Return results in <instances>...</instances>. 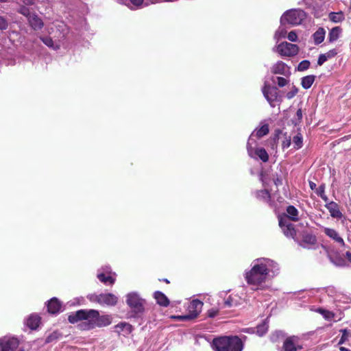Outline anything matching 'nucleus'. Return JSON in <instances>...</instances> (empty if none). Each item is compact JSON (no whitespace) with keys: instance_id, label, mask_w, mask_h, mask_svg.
<instances>
[{"instance_id":"393cba45","label":"nucleus","mask_w":351,"mask_h":351,"mask_svg":"<svg viewBox=\"0 0 351 351\" xmlns=\"http://www.w3.org/2000/svg\"><path fill=\"white\" fill-rule=\"evenodd\" d=\"M154 298L160 306H167L169 304V300L167 297L160 291H156L154 293Z\"/></svg>"},{"instance_id":"e433bc0d","label":"nucleus","mask_w":351,"mask_h":351,"mask_svg":"<svg viewBox=\"0 0 351 351\" xmlns=\"http://www.w3.org/2000/svg\"><path fill=\"white\" fill-rule=\"evenodd\" d=\"M268 330V325L264 322L262 324H260L256 328V333L259 336L264 335Z\"/></svg>"},{"instance_id":"13d9d810","label":"nucleus","mask_w":351,"mask_h":351,"mask_svg":"<svg viewBox=\"0 0 351 351\" xmlns=\"http://www.w3.org/2000/svg\"><path fill=\"white\" fill-rule=\"evenodd\" d=\"M346 256L351 262V252H346Z\"/></svg>"},{"instance_id":"0eeeda50","label":"nucleus","mask_w":351,"mask_h":351,"mask_svg":"<svg viewBox=\"0 0 351 351\" xmlns=\"http://www.w3.org/2000/svg\"><path fill=\"white\" fill-rule=\"evenodd\" d=\"M203 302L199 300H193L188 306V314L182 316H177L176 318L180 320L192 319L197 317L203 306Z\"/></svg>"},{"instance_id":"2eb2a0df","label":"nucleus","mask_w":351,"mask_h":351,"mask_svg":"<svg viewBox=\"0 0 351 351\" xmlns=\"http://www.w3.org/2000/svg\"><path fill=\"white\" fill-rule=\"evenodd\" d=\"M322 229L323 232L335 243H337L340 246H344V241L337 230L327 227H322Z\"/></svg>"},{"instance_id":"20e7f679","label":"nucleus","mask_w":351,"mask_h":351,"mask_svg":"<svg viewBox=\"0 0 351 351\" xmlns=\"http://www.w3.org/2000/svg\"><path fill=\"white\" fill-rule=\"evenodd\" d=\"M304 11L301 9H291L286 11L280 18L282 25H298L306 19Z\"/></svg>"},{"instance_id":"8fccbe9b","label":"nucleus","mask_w":351,"mask_h":351,"mask_svg":"<svg viewBox=\"0 0 351 351\" xmlns=\"http://www.w3.org/2000/svg\"><path fill=\"white\" fill-rule=\"evenodd\" d=\"M218 309L211 308L208 311V315L210 317H215L216 315H218Z\"/></svg>"},{"instance_id":"a211bd4d","label":"nucleus","mask_w":351,"mask_h":351,"mask_svg":"<svg viewBox=\"0 0 351 351\" xmlns=\"http://www.w3.org/2000/svg\"><path fill=\"white\" fill-rule=\"evenodd\" d=\"M64 37H65V34L63 33L61 38H59L58 40H53L52 39V38H51L49 36H41L40 40L47 47H49L54 50H57V49H60V47L61 42H62L61 39H64Z\"/></svg>"},{"instance_id":"c03bdc74","label":"nucleus","mask_w":351,"mask_h":351,"mask_svg":"<svg viewBox=\"0 0 351 351\" xmlns=\"http://www.w3.org/2000/svg\"><path fill=\"white\" fill-rule=\"evenodd\" d=\"M116 328L118 329V328H120L121 330H125L126 331L128 332H130L131 331V328H132V326L130 324H127V323H124V322H121L119 324H117L116 326Z\"/></svg>"},{"instance_id":"2f4dec72","label":"nucleus","mask_w":351,"mask_h":351,"mask_svg":"<svg viewBox=\"0 0 351 351\" xmlns=\"http://www.w3.org/2000/svg\"><path fill=\"white\" fill-rule=\"evenodd\" d=\"M256 197L261 200L268 202L270 200V193L267 189L257 191Z\"/></svg>"},{"instance_id":"052dcab7","label":"nucleus","mask_w":351,"mask_h":351,"mask_svg":"<svg viewBox=\"0 0 351 351\" xmlns=\"http://www.w3.org/2000/svg\"><path fill=\"white\" fill-rule=\"evenodd\" d=\"M261 180H262L263 182V184L265 187H266V184H265V182L263 180V174L261 175Z\"/></svg>"},{"instance_id":"39448f33","label":"nucleus","mask_w":351,"mask_h":351,"mask_svg":"<svg viewBox=\"0 0 351 351\" xmlns=\"http://www.w3.org/2000/svg\"><path fill=\"white\" fill-rule=\"evenodd\" d=\"M126 303L136 315L143 313L145 310V300L135 292L127 295Z\"/></svg>"},{"instance_id":"7ed1b4c3","label":"nucleus","mask_w":351,"mask_h":351,"mask_svg":"<svg viewBox=\"0 0 351 351\" xmlns=\"http://www.w3.org/2000/svg\"><path fill=\"white\" fill-rule=\"evenodd\" d=\"M212 346L215 351H241L243 348L242 341L237 336L215 338Z\"/></svg>"},{"instance_id":"6e6552de","label":"nucleus","mask_w":351,"mask_h":351,"mask_svg":"<svg viewBox=\"0 0 351 351\" xmlns=\"http://www.w3.org/2000/svg\"><path fill=\"white\" fill-rule=\"evenodd\" d=\"M88 298L91 302H97L101 305L114 306L117 302V297L112 293L91 294Z\"/></svg>"},{"instance_id":"e2e57ef3","label":"nucleus","mask_w":351,"mask_h":351,"mask_svg":"<svg viewBox=\"0 0 351 351\" xmlns=\"http://www.w3.org/2000/svg\"><path fill=\"white\" fill-rule=\"evenodd\" d=\"M289 145H290V142H288L287 143H285L284 145V147H288L289 146Z\"/></svg>"},{"instance_id":"b1692460","label":"nucleus","mask_w":351,"mask_h":351,"mask_svg":"<svg viewBox=\"0 0 351 351\" xmlns=\"http://www.w3.org/2000/svg\"><path fill=\"white\" fill-rule=\"evenodd\" d=\"M326 31L323 27H319L317 30L313 34V38L315 45L321 44L325 38Z\"/></svg>"},{"instance_id":"4be33fe9","label":"nucleus","mask_w":351,"mask_h":351,"mask_svg":"<svg viewBox=\"0 0 351 351\" xmlns=\"http://www.w3.org/2000/svg\"><path fill=\"white\" fill-rule=\"evenodd\" d=\"M241 298L238 295L232 294L224 302V306L232 308L239 306L241 304Z\"/></svg>"},{"instance_id":"9b49d317","label":"nucleus","mask_w":351,"mask_h":351,"mask_svg":"<svg viewBox=\"0 0 351 351\" xmlns=\"http://www.w3.org/2000/svg\"><path fill=\"white\" fill-rule=\"evenodd\" d=\"M302 349L299 337L291 336L285 339L282 345V351H298Z\"/></svg>"},{"instance_id":"5fc2aeb1","label":"nucleus","mask_w":351,"mask_h":351,"mask_svg":"<svg viewBox=\"0 0 351 351\" xmlns=\"http://www.w3.org/2000/svg\"><path fill=\"white\" fill-rule=\"evenodd\" d=\"M298 93V89H294L293 91L287 94V97L289 99L292 98L296 93Z\"/></svg>"},{"instance_id":"4d7b16f0","label":"nucleus","mask_w":351,"mask_h":351,"mask_svg":"<svg viewBox=\"0 0 351 351\" xmlns=\"http://www.w3.org/2000/svg\"><path fill=\"white\" fill-rule=\"evenodd\" d=\"M320 197H321V198H322V199L325 202H326V204H327V203H328V199L327 196H326L325 194H321Z\"/></svg>"},{"instance_id":"3c124183","label":"nucleus","mask_w":351,"mask_h":351,"mask_svg":"<svg viewBox=\"0 0 351 351\" xmlns=\"http://www.w3.org/2000/svg\"><path fill=\"white\" fill-rule=\"evenodd\" d=\"M328 58V59L331 58L335 56L337 54L336 49H332L325 53Z\"/></svg>"},{"instance_id":"4c0bfd02","label":"nucleus","mask_w":351,"mask_h":351,"mask_svg":"<svg viewBox=\"0 0 351 351\" xmlns=\"http://www.w3.org/2000/svg\"><path fill=\"white\" fill-rule=\"evenodd\" d=\"M317 312H319L320 314H322L324 317L327 320H331L335 315L332 312L323 309V308H319L317 310Z\"/></svg>"},{"instance_id":"a18cd8bd","label":"nucleus","mask_w":351,"mask_h":351,"mask_svg":"<svg viewBox=\"0 0 351 351\" xmlns=\"http://www.w3.org/2000/svg\"><path fill=\"white\" fill-rule=\"evenodd\" d=\"M8 23L7 20L3 17L0 16V29L4 30L8 28Z\"/></svg>"},{"instance_id":"c756f323","label":"nucleus","mask_w":351,"mask_h":351,"mask_svg":"<svg viewBox=\"0 0 351 351\" xmlns=\"http://www.w3.org/2000/svg\"><path fill=\"white\" fill-rule=\"evenodd\" d=\"M287 213L289 219L293 221H298V210L293 206H289L287 208Z\"/></svg>"},{"instance_id":"338daca9","label":"nucleus","mask_w":351,"mask_h":351,"mask_svg":"<svg viewBox=\"0 0 351 351\" xmlns=\"http://www.w3.org/2000/svg\"><path fill=\"white\" fill-rule=\"evenodd\" d=\"M278 182H279L278 180H277V182H276V184H278Z\"/></svg>"},{"instance_id":"c9c22d12","label":"nucleus","mask_w":351,"mask_h":351,"mask_svg":"<svg viewBox=\"0 0 351 351\" xmlns=\"http://www.w3.org/2000/svg\"><path fill=\"white\" fill-rule=\"evenodd\" d=\"M302 136L301 134H298L293 138V144L294 145V148L298 149L302 146Z\"/></svg>"},{"instance_id":"680f3d73","label":"nucleus","mask_w":351,"mask_h":351,"mask_svg":"<svg viewBox=\"0 0 351 351\" xmlns=\"http://www.w3.org/2000/svg\"><path fill=\"white\" fill-rule=\"evenodd\" d=\"M339 350H340L341 351H350L348 348H345V347H341V348H339Z\"/></svg>"},{"instance_id":"a878e982","label":"nucleus","mask_w":351,"mask_h":351,"mask_svg":"<svg viewBox=\"0 0 351 351\" xmlns=\"http://www.w3.org/2000/svg\"><path fill=\"white\" fill-rule=\"evenodd\" d=\"M40 318L38 315H31L27 319L26 324L31 329H36L40 324Z\"/></svg>"},{"instance_id":"9d476101","label":"nucleus","mask_w":351,"mask_h":351,"mask_svg":"<svg viewBox=\"0 0 351 351\" xmlns=\"http://www.w3.org/2000/svg\"><path fill=\"white\" fill-rule=\"evenodd\" d=\"M288 82L289 81L285 77L271 75L266 78L263 88H277V86L282 88L288 85Z\"/></svg>"},{"instance_id":"cd10ccee","label":"nucleus","mask_w":351,"mask_h":351,"mask_svg":"<svg viewBox=\"0 0 351 351\" xmlns=\"http://www.w3.org/2000/svg\"><path fill=\"white\" fill-rule=\"evenodd\" d=\"M300 5H305L306 9H309L312 11H315L318 7L317 0H301L298 3Z\"/></svg>"},{"instance_id":"c85d7f7f","label":"nucleus","mask_w":351,"mask_h":351,"mask_svg":"<svg viewBox=\"0 0 351 351\" xmlns=\"http://www.w3.org/2000/svg\"><path fill=\"white\" fill-rule=\"evenodd\" d=\"M329 19L335 23H341L345 19L344 14L342 12H330L328 15Z\"/></svg>"},{"instance_id":"79ce46f5","label":"nucleus","mask_w":351,"mask_h":351,"mask_svg":"<svg viewBox=\"0 0 351 351\" xmlns=\"http://www.w3.org/2000/svg\"><path fill=\"white\" fill-rule=\"evenodd\" d=\"M302 119V112L301 109H298L296 112L295 116L293 119V123L295 125H298Z\"/></svg>"},{"instance_id":"aec40b11","label":"nucleus","mask_w":351,"mask_h":351,"mask_svg":"<svg viewBox=\"0 0 351 351\" xmlns=\"http://www.w3.org/2000/svg\"><path fill=\"white\" fill-rule=\"evenodd\" d=\"M95 322V328L105 327L111 324L112 317L108 315H99V311H97Z\"/></svg>"},{"instance_id":"6ab92c4d","label":"nucleus","mask_w":351,"mask_h":351,"mask_svg":"<svg viewBox=\"0 0 351 351\" xmlns=\"http://www.w3.org/2000/svg\"><path fill=\"white\" fill-rule=\"evenodd\" d=\"M325 207L328 209L332 218L341 219L343 217V214L340 211L339 206L336 202L332 201L329 202L326 204Z\"/></svg>"},{"instance_id":"f704fd0d","label":"nucleus","mask_w":351,"mask_h":351,"mask_svg":"<svg viewBox=\"0 0 351 351\" xmlns=\"http://www.w3.org/2000/svg\"><path fill=\"white\" fill-rule=\"evenodd\" d=\"M255 155L257 156L263 162H267L269 159V156L266 150L263 148H257L255 149Z\"/></svg>"},{"instance_id":"09e8293b","label":"nucleus","mask_w":351,"mask_h":351,"mask_svg":"<svg viewBox=\"0 0 351 351\" xmlns=\"http://www.w3.org/2000/svg\"><path fill=\"white\" fill-rule=\"evenodd\" d=\"M328 58L325 53L320 54L319 56L318 60H317V64L321 66L326 61H327Z\"/></svg>"},{"instance_id":"473e14b6","label":"nucleus","mask_w":351,"mask_h":351,"mask_svg":"<svg viewBox=\"0 0 351 351\" xmlns=\"http://www.w3.org/2000/svg\"><path fill=\"white\" fill-rule=\"evenodd\" d=\"M285 25L280 23V26L276 30L274 34V39L278 41L280 39L285 38L287 33L286 28L284 27Z\"/></svg>"},{"instance_id":"423d86ee","label":"nucleus","mask_w":351,"mask_h":351,"mask_svg":"<svg viewBox=\"0 0 351 351\" xmlns=\"http://www.w3.org/2000/svg\"><path fill=\"white\" fill-rule=\"evenodd\" d=\"M269 133V125L265 123V121H262L261 123V125L259 128H256L250 135L247 144V152L250 156L254 157L253 156V148L252 144L255 143L254 140V136H256L257 138H261Z\"/></svg>"},{"instance_id":"bf43d9fd","label":"nucleus","mask_w":351,"mask_h":351,"mask_svg":"<svg viewBox=\"0 0 351 351\" xmlns=\"http://www.w3.org/2000/svg\"><path fill=\"white\" fill-rule=\"evenodd\" d=\"M309 185L311 189H314L316 186V184L313 182H310Z\"/></svg>"},{"instance_id":"7c9ffc66","label":"nucleus","mask_w":351,"mask_h":351,"mask_svg":"<svg viewBox=\"0 0 351 351\" xmlns=\"http://www.w3.org/2000/svg\"><path fill=\"white\" fill-rule=\"evenodd\" d=\"M316 238L315 236L311 234H305L303 235L302 244L304 247H306L308 245H313L315 243Z\"/></svg>"},{"instance_id":"69168bd1","label":"nucleus","mask_w":351,"mask_h":351,"mask_svg":"<svg viewBox=\"0 0 351 351\" xmlns=\"http://www.w3.org/2000/svg\"><path fill=\"white\" fill-rule=\"evenodd\" d=\"M278 182H279L278 180H277V182H276V184H278Z\"/></svg>"},{"instance_id":"37998d69","label":"nucleus","mask_w":351,"mask_h":351,"mask_svg":"<svg viewBox=\"0 0 351 351\" xmlns=\"http://www.w3.org/2000/svg\"><path fill=\"white\" fill-rule=\"evenodd\" d=\"M340 331L342 332V336L339 341V344H342L348 339L350 332L347 329H342Z\"/></svg>"},{"instance_id":"f3484780","label":"nucleus","mask_w":351,"mask_h":351,"mask_svg":"<svg viewBox=\"0 0 351 351\" xmlns=\"http://www.w3.org/2000/svg\"><path fill=\"white\" fill-rule=\"evenodd\" d=\"M98 279L104 284L113 285L115 282V277L112 276L110 267H106L104 269V272L97 274Z\"/></svg>"},{"instance_id":"49530a36","label":"nucleus","mask_w":351,"mask_h":351,"mask_svg":"<svg viewBox=\"0 0 351 351\" xmlns=\"http://www.w3.org/2000/svg\"><path fill=\"white\" fill-rule=\"evenodd\" d=\"M283 336L284 333L282 331H276L272 334L271 339L272 341H276L280 337H282Z\"/></svg>"},{"instance_id":"412c9836","label":"nucleus","mask_w":351,"mask_h":351,"mask_svg":"<svg viewBox=\"0 0 351 351\" xmlns=\"http://www.w3.org/2000/svg\"><path fill=\"white\" fill-rule=\"evenodd\" d=\"M27 20L29 24L34 30H40L44 25L43 21L36 14H32Z\"/></svg>"},{"instance_id":"de8ad7c7","label":"nucleus","mask_w":351,"mask_h":351,"mask_svg":"<svg viewBox=\"0 0 351 351\" xmlns=\"http://www.w3.org/2000/svg\"><path fill=\"white\" fill-rule=\"evenodd\" d=\"M287 38L291 42H295L297 41L298 36L294 31H291L288 34Z\"/></svg>"},{"instance_id":"a19ab883","label":"nucleus","mask_w":351,"mask_h":351,"mask_svg":"<svg viewBox=\"0 0 351 351\" xmlns=\"http://www.w3.org/2000/svg\"><path fill=\"white\" fill-rule=\"evenodd\" d=\"M59 336H60V334L58 332L54 331V332H51V334H49L46 337L45 342L47 343H51V342L58 339L59 338Z\"/></svg>"},{"instance_id":"72a5a7b5","label":"nucleus","mask_w":351,"mask_h":351,"mask_svg":"<svg viewBox=\"0 0 351 351\" xmlns=\"http://www.w3.org/2000/svg\"><path fill=\"white\" fill-rule=\"evenodd\" d=\"M315 81L314 75H307L302 78V86L303 88H311Z\"/></svg>"},{"instance_id":"f257e3e1","label":"nucleus","mask_w":351,"mask_h":351,"mask_svg":"<svg viewBox=\"0 0 351 351\" xmlns=\"http://www.w3.org/2000/svg\"><path fill=\"white\" fill-rule=\"evenodd\" d=\"M280 267L274 261L260 258L254 260L251 268L245 270L244 278L253 290L264 289L265 282L278 275Z\"/></svg>"},{"instance_id":"58836bf2","label":"nucleus","mask_w":351,"mask_h":351,"mask_svg":"<svg viewBox=\"0 0 351 351\" xmlns=\"http://www.w3.org/2000/svg\"><path fill=\"white\" fill-rule=\"evenodd\" d=\"M310 64L311 63L308 60H304L299 63L297 69L299 71H304L309 68Z\"/></svg>"},{"instance_id":"603ef678","label":"nucleus","mask_w":351,"mask_h":351,"mask_svg":"<svg viewBox=\"0 0 351 351\" xmlns=\"http://www.w3.org/2000/svg\"><path fill=\"white\" fill-rule=\"evenodd\" d=\"M130 1L135 6H139L143 2V0H130Z\"/></svg>"},{"instance_id":"bb28decb","label":"nucleus","mask_w":351,"mask_h":351,"mask_svg":"<svg viewBox=\"0 0 351 351\" xmlns=\"http://www.w3.org/2000/svg\"><path fill=\"white\" fill-rule=\"evenodd\" d=\"M341 31L342 29L340 27H335L332 28L328 36V41L330 43L336 41L339 38Z\"/></svg>"},{"instance_id":"dca6fc26","label":"nucleus","mask_w":351,"mask_h":351,"mask_svg":"<svg viewBox=\"0 0 351 351\" xmlns=\"http://www.w3.org/2000/svg\"><path fill=\"white\" fill-rule=\"evenodd\" d=\"M271 71L274 74H280L283 75H289L290 72V68L287 64L282 61H278L271 68Z\"/></svg>"},{"instance_id":"f8f14e48","label":"nucleus","mask_w":351,"mask_h":351,"mask_svg":"<svg viewBox=\"0 0 351 351\" xmlns=\"http://www.w3.org/2000/svg\"><path fill=\"white\" fill-rule=\"evenodd\" d=\"M19 340L15 337H4L0 339V351H14L19 346Z\"/></svg>"},{"instance_id":"5701e85b","label":"nucleus","mask_w":351,"mask_h":351,"mask_svg":"<svg viewBox=\"0 0 351 351\" xmlns=\"http://www.w3.org/2000/svg\"><path fill=\"white\" fill-rule=\"evenodd\" d=\"M47 308L50 313L56 314L60 311L61 304L60 302L54 298L49 301Z\"/></svg>"},{"instance_id":"ea45409f","label":"nucleus","mask_w":351,"mask_h":351,"mask_svg":"<svg viewBox=\"0 0 351 351\" xmlns=\"http://www.w3.org/2000/svg\"><path fill=\"white\" fill-rule=\"evenodd\" d=\"M18 12L26 16L27 19L32 15L29 9L25 5H21L18 9Z\"/></svg>"},{"instance_id":"0e129e2a","label":"nucleus","mask_w":351,"mask_h":351,"mask_svg":"<svg viewBox=\"0 0 351 351\" xmlns=\"http://www.w3.org/2000/svg\"><path fill=\"white\" fill-rule=\"evenodd\" d=\"M8 0H0V3L7 2Z\"/></svg>"},{"instance_id":"f03ea898","label":"nucleus","mask_w":351,"mask_h":351,"mask_svg":"<svg viewBox=\"0 0 351 351\" xmlns=\"http://www.w3.org/2000/svg\"><path fill=\"white\" fill-rule=\"evenodd\" d=\"M97 314L96 310L82 309L69 315L68 320L72 324L80 322L79 327L82 330H90L95 328Z\"/></svg>"},{"instance_id":"864d4df0","label":"nucleus","mask_w":351,"mask_h":351,"mask_svg":"<svg viewBox=\"0 0 351 351\" xmlns=\"http://www.w3.org/2000/svg\"><path fill=\"white\" fill-rule=\"evenodd\" d=\"M25 5H32L35 3V0H22Z\"/></svg>"},{"instance_id":"ddd939ff","label":"nucleus","mask_w":351,"mask_h":351,"mask_svg":"<svg viewBox=\"0 0 351 351\" xmlns=\"http://www.w3.org/2000/svg\"><path fill=\"white\" fill-rule=\"evenodd\" d=\"M263 93L271 106L274 107L281 100L279 89H263Z\"/></svg>"},{"instance_id":"6e6d98bb","label":"nucleus","mask_w":351,"mask_h":351,"mask_svg":"<svg viewBox=\"0 0 351 351\" xmlns=\"http://www.w3.org/2000/svg\"><path fill=\"white\" fill-rule=\"evenodd\" d=\"M317 194H318L319 196H321V194H325L324 186H320L319 187V189H318V191H317Z\"/></svg>"},{"instance_id":"1a4fd4ad","label":"nucleus","mask_w":351,"mask_h":351,"mask_svg":"<svg viewBox=\"0 0 351 351\" xmlns=\"http://www.w3.org/2000/svg\"><path fill=\"white\" fill-rule=\"evenodd\" d=\"M277 51L282 56H294L299 51V48L297 45L289 43L287 42H283L277 46Z\"/></svg>"},{"instance_id":"4468645a","label":"nucleus","mask_w":351,"mask_h":351,"mask_svg":"<svg viewBox=\"0 0 351 351\" xmlns=\"http://www.w3.org/2000/svg\"><path fill=\"white\" fill-rule=\"evenodd\" d=\"M279 226L282 228L284 234L287 237L293 238L295 235V230L293 227V225L290 223L287 219L286 218H280L279 219Z\"/></svg>"}]
</instances>
